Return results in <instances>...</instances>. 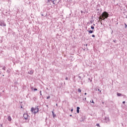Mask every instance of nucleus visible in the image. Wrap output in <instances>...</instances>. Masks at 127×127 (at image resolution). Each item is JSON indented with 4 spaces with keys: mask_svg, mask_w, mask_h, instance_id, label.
Segmentation results:
<instances>
[{
    "mask_svg": "<svg viewBox=\"0 0 127 127\" xmlns=\"http://www.w3.org/2000/svg\"><path fill=\"white\" fill-rule=\"evenodd\" d=\"M109 17V13L107 11H104L102 13L100 19H102V20H105L106 18H108Z\"/></svg>",
    "mask_w": 127,
    "mask_h": 127,
    "instance_id": "obj_1",
    "label": "nucleus"
},
{
    "mask_svg": "<svg viewBox=\"0 0 127 127\" xmlns=\"http://www.w3.org/2000/svg\"><path fill=\"white\" fill-rule=\"evenodd\" d=\"M32 112L34 113V114H37L38 113L39 109H38V106H36L35 108H31Z\"/></svg>",
    "mask_w": 127,
    "mask_h": 127,
    "instance_id": "obj_2",
    "label": "nucleus"
},
{
    "mask_svg": "<svg viewBox=\"0 0 127 127\" xmlns=\"http://www.w3.org/2000/svg\"><path fill=\"white\" fill-rule=\"evenodd\" d=\"M0 26H6V24L5 23L4 21L0 20Z\"/></svg>",
    "mask_w": 127,
    "mask_h": 127,
    "instance_id": "obj_3",
    "label": "nucleus"
},
{
    "mask_svg": "<svg viewBox=\"0 0 127 127\" xmlns=\"http://www.w3.org/2000/svg\"><path fill=\"white\" fill-rule=\"evenodd\" d=\"M104 123H110V119L109 117L105 118Z\"/></svg>",
    "mask_w": 127,
    "mask_h": 127,
    "instance_id": "obj_4",
    "label": "nucleus"
},
{
    "mask_svg": "<svg viewBox=\"0 0 127 127\" xmlns=\"http://www.w3.org/2000/svg\"><path fill=\"white\" fill-rule=\"evenodd\" d=\"M28 117L29 116L27 114H24L23 115V118L25 120H28Z\"/></svg>",
    "mask_w": 127,
    "mask_h": 127,
    "instance_id": "obj_5",
    "label": "nucleus"
},
{
    "mask_svg": "<svg viewBox=\"0 0 127 127\" xmlns=\"http://www.w3.org/2000/svg\"><path fill=\"white\" fill-rule=\"evenodd\" d=\"M77 110H76V112H77V114H79V113H80V107H77Z\"/></svg>",
    "mask_w": 127,
    "mask_h": 127,
    "instance_id": "obj_6",
    "label": "nucleus"
},
{
    "mask_svg": "<svg viewBox=\"0 0 127 127\" xmlns=\"http://www.w3.org/2000/svg\"><path fill=\"white\" fill-rule=\"evenodd\" d=\"M7 120L9 122H11V117H10V116H9L8 117Z\"/></svg>",
    "mask_w": 127,
    "mask_h": 127,
    "instance_id": "obj_7",
    "label": "nucleus"
},
{
    "mask_svg": "<svg viewBox=\"0 0 127 127\" xmlns=\"http://www.w3.org/2000/svg\"><path fill=\"white\" fill-rule=\"evenodd\" d=\"M87 31H88L89 33H90V34H92L94 32V31L91 30H88Z\"/></svg>",
    "mask_w": 127,
    "mask_h": 127,
    "instance_id": "obj_8",
    "label": "nucleus"
},
{
    "mask_svg": "<svg viewBox=\"0 0 127 127\" xmlns=\"http://www.w3.org/2000/svg\"><path fill=\"white\" fill-rule=\"evenodd\" d=\"M52 113L53 118H55V117H56V115L54 114V112L52 111Z\"/></svg>",
    "mask_w": 127,
    "mask_h": 127,
    "instance_id": "obj_9",
    "label": "nucleus"
},
{
    "mask_svg": "<svg viewBox=\"0 0 127 127\" xmlns=\"http://www.w3.org/2000/svg\"><path fill=\"white\" fill-rule=\"evenodd\" d=\"M50 1H52V2H54V0H48V2H50Z\"/></svg>",
    "mask_w": 127,
    "mask_h": 127,
    "instance_id": "obj_10",
    "label": "nucleus"
},
{
    "mask_svg": "<svg viewBox=\"0 0 127 127\" xmlns=\"http://www.w3.org/2000/svg\"><path fill=\"white\" fill-rule=\"evenodd\" d=\"M117 96L118 97H121V96H122V94L117 93Z\"/></svg>",
    "mask_w": 127,
    "mask_h": 127,
    "instance_id": "obj_11",
    "label": "nucleus"
},
{
    "mask_svg": "<svg viewBox=\"0 0 127 127\" xmlns=\"http://www.w3.org/2000/svg\"><path fill=\"white\" fill-rule=\"evenodd\" d=\"M78 93H81V92H82V90H81V89L78 88Z\"/></svg>",
    "mask_w": 127,
    "mask_h": 127,
    "instance_id": "obj_12",
    "label": "nucleus"
},
{
    "mask_svg": "<svg viewBox=\"0 0 127 127\" xmlns=\"http://www.w3.org/2000/svg\"><path fill=\"white\" fill-rule=\"evenodd\" d=\"M90 103H92V104H95V102H94V100L93 99L90 100Z\"/></svg>",
    "mask_w": 127,
    "mask_h": 127,
    "instance_id": "obj_13",
    "label": "nucleus"
},
{
    "mask_svg": "<svg viewBox=\"0 0 127 127\" xmlns=\"http://www.w3.org/2000/svg\"><path fill=\"white\" fill-rule=\"evenodd\" d=\"M28 73L32 74H33V72H32V71H30L28 72Z\"/></svg>",
    "mask_w": 127,
    "mask_h": 127,
    "instance_id": "obj_14",
    "label": "nucleus"
},
{
    "mask_svg": "<svg viewBox=\"0 0 127 127\" xmlns=\"http://www.w3.org/2000/svg\"><path fill=\"white\" fill-rule=\"evenodd\" d=\"M2 70L5 71V66H3V67L2 68Z\"/></svg>",
    "mask_w": 127,
    "mask_h": 127,
    "instance_id": "obj_15",
    "label": "nucleus"
},
{
    "mask_svg": "<svg viewBox=\"0 0 127 127\" xmlns=\"http://www.w3.org/2000/svg\"><path fill=\"white\" fill-rule=\"evenodd\" d=\"M91 29H95V27H94L93 26H91Z\"/></svg>",
    "mask_w": 127,
    "mask_h": 127,
    "instance_id": "obj_16",
    "label": "nucleus"
},
{
    "mask_svg": "<svg viewBox=\"0 0 127 127\" xmlns=\"http://www.w3.org/2000/svg\"><path fill=\"white\" fill-rule=\"evenodd\" d=\"M6 72H7V73H10V70L8 69V70H7Z\"/></svg>",
    "mask_w": 127,
    "mask_h": 127,
    "instance_id": "obj_17",
    "label": "nucleus"
},
{
    "mask_svg": "<svg viewBox=\"0 0 127 127\" xmlns=\"http://www.w3.org/2000/svg\"><path fill=\"white\" fill-rule=\"evenodd\" d=\"M78 77L79 78V79H80V80L82 79V77H81V76H78Z\"/></svg>",
    "mask_w": 127,
    "mask_h": 127,
    "instance_id": "obj_18",
    "label": "nucleus"
},
{
    "mask_svg": "<svg viewBox=\"0 0 127 127\" xmlns=\"http://www.w3.org/2000/svg\"><path fill=\"white\" fill-rule=\"evenodd\" d=\"M98 91L100 92V94H102V91H101L99 89H98Z\"/></svg>",
    "mask_w": 127,
    "mask_h": 127,
    "instance_id": "obj_19",
    "label": "nucleus"
},
{
    "mask_svg": "<svg viewBox=\"0 0 127 127\" xmlns=\"http://www.w3.org/2000/svg\"><path fill=\"white\" fill-rule=\"evenodd\" d=\"M125 28H127V25L126 23H125Z\"/></svg>",
    "mask_w": 127,
    "mask_h": 127,
    "instance_id": "obj_20",
    "label": "nucleus"
},
{
    "mask_svg": "<svg viewBox=\"0 0 127 127\" xmlns=\"http://www.w3.org/2000/svg\"><path fill=\"white\" fill-rule=\"evenodd\" d=\"M113 42H114L115 43H117V40H114V41H113Z\"/></svg>",
    "mask_w": 127,
    "mask_h": 127,
    "instance_id": "obj_21",
    "label": "nucleus"
},
{
    "mask_svg": "<svg viewBox=\"0 0 127 127\" xmlns=\"http://www.w3.org/2000/svg\"><path fill=\"white\" fill-rule=\"evenodd\" d=\"M47 99H50V96H49L47 97Z\"/></svg>",
    "mask_w": 127,
    "mask_h": 127,
    "instance_id": "obj_22",
    "label": "nucleus"
},
{
    "mask_svg": "<svg viewBox=\"0 0 127 127\" xmlns=\"http://www.w3.org/2000/svg\"><path fill=\"white\" fill-rule=\"evenodd\" d=\"M96 126H97V127H100V124H96Z\"/></svg>",
    "mask_w": 127,
    "mask_h": 127,
    "instance_id": "obj_23",
    "label": "nucleus"
},
{
    "mask_svg": "<svg viewBox=\"0 0 127 127\" xmlns=\"http://www.w3.org/2000/svg\"><path fill=\"white\" fill-rule=\"evenodd\" d=\"M34 91H37V88H34Z\"/></svg>",
    "mask_w": 127,
    "mask_h": 127,
    "instance_id": "obj_24",
    "label": "nucleus"
},
{
    "mask_svg": "<svg viewBox=\"0 0 127 127\" xmlns=\"http://www.w3.org/2000/svg\"><path fill=\"white\" fill-rule=\"evenodd\" d=\"M25 123H29V120H28L27 121H25Z\"/></svg>",
    "mask_w": 127,
    "mask_h": 127,
    "instance_id": "obj_25",
    "label": "nucleus"
},
{
    "mask_svg": "<svg viewBox=\"0 0 127 127\" xmlns=\"http://www.w3.org/2000/svg\"><path fill=\"white\" fill-rule=\"evenodd\" d=\"M68 79L69 78L67 77H65V80H68Z\"/></svg>",
    "mask_w": 127,
    "mask_h": 127,
    "instance_id": "obj_26",
    "label": "nucleus"
},
{
    "mask_svg": "<svg viewBox=\"0 0 127 127\" xmlns=\"http://www.w3.org/2000/svg\"><path fill=\"white\" fill-rule=\"evenodd\" d=\"M123 104H126V101H123Z\"/></svg>",
    "mask_w": 127,
    "mask_h": 127,
    "instance_id": "obj_27",
    "label": "nucleus"
},
{
    "mask_svg": "<svg viewBox=\"0 0 127 127\" xmlns=\"http://www.w3.org/2000/svg\"><path fill=\"white\" fill-rule=\"evenodd\" d=\"M92 37H95V35H92Z\"/></svg>",
    "mask_w": 127,
    "mask_h": 127,
    "instance_id": "obj_28",
    "label": "nucleus"
},
{
    "mask_svg": "<svg viewBox=\"0 0 127 127\" xmlns=\"http://www.w3.org/2000/svg\"><path fill=\"white\" fill-rule=\"evenodd\" d=\"M84 100H85V101H86L87 98H84Z\"/></svg>",
    "mask_w": 127,
    "mask_h": 127,
    "instance_id": "obj_29",
    "label": "nucleus"
},
{
    "mask_svg": "<svg viewBox=\"0 0 127 127\" xmlns=\"http://www.w3.org/2000/svg\"><path fill=\"white\" fill-rule=\"evenodd\" d=\"M73 111V109H71V112Z\"/></svg>",
    "mask_w": 127,
    "mask_h": 127,
    "instance_id": "obj_30",
    "label": "nucleus"
},
{
    "mask_svg": "<svg viewBox=\"0 0 127 127\" xmlns=\"http://www.w3.org/2000/svg\"><path fill=\"white\" fill-rule=\"evenodd\" d=\"M52 3H53L54 4H55V3H54V2H52Z\"/></svg>",
    "mask_w": 127,
    "mask_h": 127,
    "instance_id": "obj_31",
    "label": "nucleus"
},
{
    "mask_svg": "<svg viewBox=\"0 0 127 127\" xmlns=\"http://www.w3.org/2000/svg\"><path fill=\"white\" fill-rule=\"evenodd\" d=\"M56 106H57V107H58V104H56Z\"/></svg>",
    "mask_w": 127,
    "mask_h": 127,
    "instance_id": "obj_32",
    "label": "nucleus"
},
{
    "mask_svg": "<svg viewBox=\"0 0 127 127\" xmlns=\"http://www.w3.org/2000/svg\"><path fill=\"white\" fill-rule=\"evenodd\" d=\"M84 95H87V93H84Z\"/></svg>",
    "mask_w": 127,
    "mask_h": 127,
    "instance_id": "obj_33",
    "label": "nucleus"
},
{
    "mask_svg": "<svg viewBox=\"0 0 127 127\" xmlns=\"http://www.w3.org/2000/svg\"><path fill=\"white\" fill-rule=\"evenodd\" d=\"M40 95H41V96H42V93H40Z\"/></svg>",
    "mask_w": 127,
    "mask_h": 127,
    "instance_id": "obj_34",
    "label": "nucleus"
},
{
    "mask_svg": "<svg viewBox=\"0 0 127 127\" xmlns=\"http://www.w3.org/2000/svg\"><path fill=\"white\" fill-rule=\"evenodd\" d=\"M1 95V93L0 92V95Z\"/></svg>",
    "mask_w": 127,
    "mask_h": 127,
    "instance_id": "obj_35",
    "label": "nucleus"
},
{
    "mask_svg": "<svg viewBox=\"0 0 127 127\" xmlns=\"http://www.w3.org/2000/svg\"><path fill=\"white\" fill-rule=\"evenodd\" d=\"M2 76H3V77H4V75L3 74V75H2Z\"/></svg>",
    "mask_w": 127,
    "mask_h": 127,
    "instance_id": "obj_36",
    "label": "nucleus"
},
{
    "mask_svg": "<svg viewBox=\"0 0 127 127\" xmlns=\"http://www.w3.org/2000/svg\"><path fill=\"white\" fill-rule=\"evenodd\" d=\"M0 68H1V67H2L1 65L0 66Z\"/></svg>",
    "mask_w": 127,
    "mask_h": 127,
    "instance_id": "obj_37",
    "label": "nucleus"
},
{
    "mask_svg": "<svg viewBox=\"0 0 127 127\" xmlns=\"http://www.w3.org/2000/svg\"><path fill=\"white\" fill-rule=\"evenodd\" d=\"M40 94H41V91H40Z\"/></svg>",
    "mask_w": 127,
    "mask_h": 127,
    "instance_id": "obj_38",
    "label": "nucleus"
},
{
    "mask_svg": "<svg viewBox=\"0 0 127 127\" xmlns=\"http://www.w3.org/2000/svg\"><path fill=\"white\" fill-rule=\"evenodd\" d=\"M70 117H72V115H70Z\"/></svg>",
    "mask_w": 127,
    "mask_h": 127,
    "instance_id": "obj_39",
    "label": "nucleus"
},
{
    "mask_svg": "<svg viewBox=\"0 0 127 127\" xmlns=\"http://www.w3.org/2000/svg\"><path fill=\"white\" fill-rule=\"evenodd\" d=\"M61 0H59V1H61Z\"/></svg>",
    "mask_w": 127,
    "mask_h": 127,
    "instance_id": "obj_40",
    "label": "nucleus"
},
{
    "mask_svg": "<svg viewBox=\"0 0 127 127\" xmlns=\"http://www.w3.org/2000/svg\"><path fill=\"white\" fill-rule=\"evenodd\" d=\"M46 107H48V105H46Z\"/></svg>",
    "mask_w": 127,
    "mask_h": 127,
    "instance_id": "obj_41",
    "label": "nucleus"
},
{
    "mask_svg": "<svg viewBox=\"0 0 127 127\" xmlns=\"http://www.w3.org/2000/svg\"><path fill=\"white\" fill-rule=\"evenodd\" d=\"M42 16H43V14H42Z\"/></svg>",
    "mask_w": 127,
    "mask_h": 127,
    "instance_id": "obj_42",
    "label": "nucleus"
},
{
    "mask_svg": "<svg viewBox=\"0 0 127 127\" xmlns=\"http://www.w3.org/2000/svg\"><path fill=\"white\" fill-rule=\"evenodd\" d=\"M90 82H92V80H90Z\"/></svg>",
    "mask_w": 127,
    "mask_h": 127,
    "instance_id": "obj_43",
    "label": "nucleus"
},
{
    "mask_svg": "<svg viewBox=\"0 0 127 127\" xmlns=\"http://www.w3.org/2000/svg\"><path fill=\"white\" fill-rule=\"evenodd\" d=\"M126 18H127V16H126Z\"/></svg>",
    "mask_w": 127,
    "mask_h": 127,
    "instance_id": "obj_44",
    "label": "nucleus"
},
{
    "mask_svg": "<svg viewBox=\"0 0 127 127\" xmlns=\"http://www.w3.org/2000/svg\"><path fill=\"white\" fill-rule=\"evenodd\" d=\"M93 25H95V24H93Z\"/></svg>",
    "mask_w": 127,
    "mask_h": 127,
    "instance_id": "obj_45",
    "label": "nucleus"
},
{
    "mask_svg": "<svg viewBox=\"0 0 127 127\" xmlns=\"http://www.w3.org/2000/svg\"><path fill=\"white\" fill-rule=\"evenodd\" d=\"M87 45H87V44L86 45V46H87Z\"/></svg>",
    "mask_w": 127,
    "mask_h": 127,
    "instance_id": "obj_46",
    "label": "nucleus"
},
{
    "mask_svg": "<svg viewBox=\"0 0 127 127\" xmlns=\"http://www.w3.org/2000/svg\"><path fill=\"white\" fill-rule=\"evenodd\" d=\"M21 108H22V106H21Z\"/></svg>",
    "mask_w": 127,
    "mask_h": 127,
    "instance_id": "obj_47",
    "label": "nucleus"
},
{
    "mask_svg": "<svg viewBox=\"0 0 127 127\" xmlns=\"http://www.w3.org/2000/svg\"><path fill=\"white\" fill-rule=\"evenodd\" d=\"M2 92H4V91L3 90Z\"/></svg>",
    "mask_w": 127,
    "mask_h": 127,
    "instance_id": "obj_48",
    "label": "nucleus"
}]
</instances>
